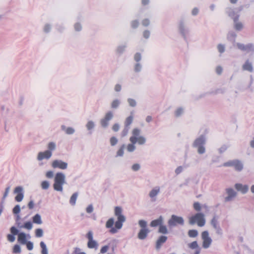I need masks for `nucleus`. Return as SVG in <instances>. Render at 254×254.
Wrapping results in <instances>:
<instances>
[{"instance_id":"40","label":"nucleus","mask_w":254,"mask_h":254,"mask_svg":"<svg viewBox=\"0 0 254 254\" xmlns=\"http://www.w3.org/2000/svg\"><path fill=\"white\" fill-rule=\"evenodd\" d=\"M20 212V207L19 205H16L12 209V212L14 214H18Z\"/></svg>"},{"instance_id":"48","label":"nucleus","mask_w":254,"mask_h":254,"mask_svg":"<svg viewBox=\"0 0 254 254\" xmlns=\"http://www.w3.org/2000/svg\"><path fill=\"white\" fill-rule=\"evenodd\" d=\"M7 240L10 242H13L15 240L14 235H13L12 234V235L8 234L7 236Z\"/></svg>"},{"instance_id":"57","label":"nucleus","mask_w":254,"mask_h":254,"mask_svg":"<svg viewBox=\"0 0 254 254\" xmlns=\"http://www.w3.org/2000/svg\"><path fill=\"white\" fill-rule=\"evenodd\" d=\"M183 113V109L181 108L178 109L175 112V115L176 117L180 116Z\"/></svg>"},{"instance_id":"7","label":"nucleus","mask_w":254,"mask_h":254,"mask_svg":"<svg viewBox=\"0 0 254 254\" xmlns=\"http://www.w3.org/2000/svg\"><path fill=\"white\" fill-rule=\"evenodd\" d=\"M86 237L88 240L87 243V247L90 249H95L97 250L98 248L97 242L93 240V233L92 231H89L86 235Z\"/></svg>"},{"instance_id":"11","label":"nucleus","mask_w":254,"mask_h":254,"mask_svg":"<svg viewBox=\"0 0 254 254\" xmlns=\"http://www.w3.org/2000/svg\"><path fill=\"white\" fill-rule=\"evenodd\" d=\"M31 236L29 234H26L24 232H20L18 234L17 241L22 245H25L27 243V240L30 239Z\"/></svg>"},{"instance_id":"34","label":"nucleus","mask_w":254,"mask_h":254,"mask_svg":"<svg viewBox=\"0 0 254 254\" xmlns=\"http://www.w3.org/2000/svg\"><path fill=\"white\" fill-rule=\"evenodd\" d=\"M126 148L125 145L123 144L117 152L116 157H121L124 154V150Z\"/></svg>"},{"instance_id":"3","label":"nucleus","mask_w":254,"mask_h":254,"mask_svg":"<svg viewBox=\"0 0 254 254\" xmlns=\"http://www.w3.org/2000/svg\"><path fill=\"white\" fill-rule=\"evenodd\" d=\"M196 222L199 227H202L205 225V219L204 215L203 213H197L190 218L189 223L190 224L193 225Z\"/></svg>"},{"instance_id":"64","label":"nucleus","mask_w":254,"mask_h":254,"mask_svg":"<svg viewBox=\"0 0 254 254\" xmlns=\"http://www.w3.org/2000/svg\"><path fill=\"white\" fill-rule=\"evenodd\" d=\"M216 71L218 74H220L222 72V68L221 66L217 67Z\"/></svg>"},{"instance_id":"14","label":"nucleus","mask_w":254,"mask_h":254,"mask_svg":"<svg viewBox=\"0 0 254 254\" xmlns=\"http://www.w3.org/2000/svg\"><path fill=\"white\" fill-rule=\"evenodd\" d=\"M226 192L228 194V196L225 198V201L228 202L231 201L233 198L236 196V192L232 188H228L226 190Z\"/></svg>"},{"instance_id":"31","label":"nucleus","mask_w":254,"mask_h":254,"mask_svg":"<svg viewBox=\"0 0 254 254\" xmlns=\"http://www.w3.org/2000/svg\"><path fill=\"white\" fill-rule=\"evenodd\" d=\"M40 246L42 249L41 254H48V249L46 244L43 242H41Z\"/></svg>"},{"instance_id":"32","label":"nucleus","mask_w":254,"mask_h":254,"mask_svg":"<svg viewBox=\"0 0 254 254\" xmlns=\"http://www.w3.org/2000/svg\"><path fill=\"white\" fill-rule=\"evenodd\" d=\"M77 196H78L77 192H75L71 195V196L70 198L69 202L72 205H75Z\"/></svg>"},{"instance_id":"59","label":"nucleus","mask_w":254,"mask_h":254,"mask_svg":"<svg viewBox=\"0 0 254 254\" xmlns=\"http://www.w3.org/2000/svg\"><path fill=\"white\" fill-rule=\"evenodd\" d=\"M139 24V22L137 20H134L131 22V26L133 28H136Z\"/></svg>"},{"instance_id":"1","label":"nucleus","mask_w":254,"mask_h":254,"mask_svg":"<svg viewBox=\"0 0 254 254\" xmlns=\"http://www.w3.org/2000/svg\"><path fill=\"white\" fill-rule=\"evenodd\" d=\"M65 184V176L63 173H57L55 177L54 189L58 191L62 192L63 185Z\"/></svg>"},{"instance_id":"29","label":"nucleus","mask_w":254,"mask_h":254,"mask_svg":"<svg viewBox=\"0 0 254 254\" xmlns=\"http://www.w3.org/2000/svg\"><path fill=\"white\" fill-rule=\"evenodd\" d=\"M194 146L197 148V152L199 154H203L205 152V147L201 144H194Z\"/></svg>"},{"instance_id":"49","label":"nucleus","mask_w":254,"mask_h":254,"mask_svg":"<svg viewBox=\"0 0 254 254\" xmlns=\"http://www.w3.org/2000/svg\"><path fill=\"white\" fill-rule=\"evenodd\" d=\"M119 105V101L118 100H115L112 103L111 107L112 108H116Z\"/></svg>"},{"instance_id":"24","label":"nucleus","mask_w":254,"mask_h":254,"mask_svg":"<svg viewBox=\"0 0 254 254\" xmlns=\"http://www.w3.org/2000/svg\"><path fill=\"white\" fill-rule=\"evenodd\" d=\"M234 167L238 171H241L243 169V164L239 160H235Z\"/></svg>"},{"instance_id":"6","label":"nucleus","mask_w":254,"mask_h":254,"mask_svg":"<svg viewBox=\"0 0 254 254\" xmlns=\"http://www.w3.org/2000/svg\"><path fill=\"white\" fill-rule=\"evenodd\" d=\"M201 238L203 240L202 247L204 249L208 248L211 245L212 241L209 236V233L207 231H203L201 233Z\"/></svg>"},{"instance_id":"9","label":"nucleus","mask_w":254,"mask_h":254,"mask_svg":"<svg viewBox=\"0 0 254 254\" xmlns=\"http://www.w3.org/2000/svg\"><path fill=\"white\" fill-rule=\"evenodd\" d=\"M210 224L216 230V233L219 235H222V230L220 227L218 222V217L216 215L214 216L210 221Z\"/></svg>"},{"instance_id":"45","label":"nucleus","mask_w":254,"mask_h":254,"mask_svg":"<svg viewBox=\"0 0 254 254\" xmlns=\"http://www.w3.org/2000/svg\"><path fill=\"white\" fill-rule=\"evenodd\" d=\"M140 166L137 163L133 164L131 167L132 170L134 171H137L140 169Z\"/></svg>"},{"instance_id":"22","label":"nucleus","mask_w":254,"mask_h":254,"mask_svg":"<svg viewBox=\"0 0 254 254\" xmlns=\"http://www.w3.org/2000/svg\"><path fill=\"white\" fill-rule=\"evenodd\" d=\"M237 47L240 50L244 51H249L251 50L253 48L252 44L244 45V44L240 43L237 44Z\"/></svg>"},{"instance_id":"15","label":"nucleus","mask_w":254,"mask_h":254,"mask_svg":"<svg viewBox=\"0 0 254 254\" xmlns=\"http://www.w3.org/2000/svg\"><path fill=\"white\" fill-rule=\"evenodd\" d=\"M114 224V219L113 218H110L106 222V227L107 228H111L110 230V232L112 234H115L117 233L118 230L115 228L114 227H113V226Z\"/></svg>"},{"instance_id":"21","label":"nucleus","mask_w":254,"mask_h":254,"mask_svg":"<svg viewBox=\"0 0 254 254\" xmlns=\"http://www.w3.org/2000/svg\"><path fill=\"white\" fill-rule=\"evenodd\" d=\"M125 217L118 218V220L115 222V228L117 230L121 229L123 226V223L125 222Z\"/></svg>"},{"instance_id":"58","label":"nucleus","mask_w":254,"mask_h":254,"mask_svg":"<svg viewBox=\"0 0 254 254\" xmlns=\"http://www.w3.org/2000/svg\"><path fill=\"white\" fill-rule=\"evenodd\" d=\"M150 21L148 19H145L142 21V24L144 26H147L149 25Z\"/></svg>"},{"instance_id":"37","label":"nucleus","mask_w":254,"mask_h":254,"mask_svg":"<svg viewBox=\"0 0 254 254\" xmlns=\"http://www.w3.org/2000/svg\"><path fill=\"white\" fill-rule=\"evenodd\" d=\"M188 246L191 249H196V250L198 248H199L196 241H193L192 243L189 244L188 245Z\"/></svg>"},{"instance_id":"56","label":"nucleus","mask_w":254,"mask_h":254,"mask_svg":"<svg viewBox=\"0 0 254 254\" xmlns=\"http://www.w3.org/2000/svg\"><path fill=\"white\" fill-rule=\"evenodd\" d=\"M108 249H109V247L108 246H105L101 248L100 252L102 254H104L107 252Z\"/></svg>"},{"instance_id":"28","label":"nucleus","mask_w":254,"mask_h":254,"mask_svg":"<svg viewBox=\"0 0 254 254\" xmlns=\"http://www.w3.org/2000/svg\"><path fill=\"white\" fill-rule=\"evenodd\" d=\"M158 233L163 234H167L168 233V230L167 227L163 224L160 226L158 229Z\"/></svg>"},{"instance_id":"18","label":"nucleus","mask_w":254,"mask_h":254,"mask_svg":"<svg viewBox=\"0 0 254 254\" xmlns=\"http://www.w3.org/2000/svg\"><path fill=\"white\" fill-rule=\"evenodd\" d=\"M160 191V188L158 186H156L153 188L149 192V197L153 199V200H155V197L159 194Z\"/></svg>"},{"instance_id":"46","label":"nucleus","mask_w":254,"mask_h":254,"mask_svg":"<svg viewBox=\"0 0 254 254\" xmlns=\"http://www.w3.org/2000/svg\"><path fill=\"white\" fill-rule=\"evenodd\" d=\"M94 127V124L92 121H89L87 123L86 125V127L88 128V129L90 130L92 129Z\"/></svg>"},{"instance_id":"43","label":"nucleus","mask_w":254,"mask_h":254,"mask_svg":"<svg viewBox=\"0 0 254 254\" xmlns=\"http://www.w3.org/2000/svg\"><path fill=\"white\" fill-rule=\"evenodd\" d=\"M193 208L194 209L197 211H199L201 210V206L200 204L198 202H195L193 204Z\"/></svg>"},{"instance_id":"50","label":"nucleus","mask_w":254,"mask_h":254,"mask_svg":"<svg viewBox=\"0 0 254 254\" xmlns=\"http://www.w3.org/2000/svg\"><path fill=\"white\" fill-rule=\"evenodd\" d=\"M46 177L49 179L53 178L54 177V172L52 171H48L46 174Z\"/></svg>"},{"instance_id":"55","label":"nucleus","mask_w":254,"mask_h":254,"mask_svg":"<svg viewBox=\"0 0 254 254\" xmlns=\"http://www.w3.org/2000/svg\"><path fill=\"white\" fill-rule=\"evenodd\" d=\"M112 129L114 131H118L120 129V125L118 124H115L112 127Z\"/></svg>"},{"instance_id":"8","label":"nucleus","mask_w":254,"mask_h":254,"mask_svg":"<svg viewBox=\"0 0 254 254\" xmlns=\"http://www.w3.org/2000/svg\"><path fill=\"white\" fill-rule=\"evenodd\" d=\"M13 193L17 194L16 196L15 197V201L20 202L22 200L24 197L23 188L22 187H16L13 190Z\"/></svg>"},{"instance_id":"38","label":"nucleus","mask_w":254,"mask_h":254,"mask_svg":"<svg viewBox=\"0 0 254 254\" xmlns=\"http://www.w3.org/2000/svg\"><path fill=\"white\" fill-rule=\"evenodd\" d=\"M35 236L38 238L41 237L43 236V231L41 228L37 229L35 230Z\"/></svg>"},{"instance_id":"60","label":"nucleus","mask_w":254,"mask_h":254,"mask_svg":"<svg viewBox=\"0 0 254 254\" xmlns=\"http://www.w3.org/2000/svg\"><path fill=\"white\" fill-rule=\"evenodd\" d=\"M218 50L219 51V52L221 53L224 52V46L222 45H221V44H219L218 46Z\"/></svg>"},{"instance_id":"5","label":"nucleus","mask_w":254,"mask_h":254,"mask_svg":"<svg viewBox=\"0 0 254 254\" xmlns=\"http://www.w3.org/2000/svg\"><path fill=\"white\" fill-rule=\"evenodd\" d=\"M168 224L170 227H175L178 225H183L184 220L182 217L172 215L168 220Z\"/></svg>"},{"instance_id":"62","label":"nucleus","mask_w":254,"mask_h":254,"mask_svg":"<svg viewBox=\"0 0 254 254\" xmlns=\"http://www.w3.org/2000/svg\"><path fill=\"white\" fill-rule=\"evenodd\" d=\"M227 148V147L225 145H223L219 150V152L220 153H222L223 152H224Z\"/></svg>"},{"instance_id":"23","label":"nucleus","mask_w":254,"mask_h":254,"mask_svg":"<svg viewBox=\"0 0 254 254\" xmlns=\"http://www.w3.org/2000/svg\"><path fill=\"white\" fill-rule=\"evenodd\" d=\"M61 128L67 134H72L74 132V129L71 127H66L65 126L63 125Z\"/></svg>"},{"instance_id":"39","label":"nucleus","mask_w":254,"mask_h":254,"mask_svg":"<svg viewBox=\"0 0 254 254\" xmlns=\"http://www.w3.org/2000/svg\"><path fill=\"white\" fill-rule=\"evenodd\" d=\"M32 227H33V225H32V223L30 221H28V222H27L24 223V224L23 225V228H24L27 230H30L32 229Z\"/></svg>"},{"instance_id":"63","label":"nucleus","mask_w":254,"mask_h":254,"mask_svg":"<svg viewBox=\"0 0 254 254\" xmlns=\"http://www.w3.org/2000/svg\"><path fill=\"white\" fill-rule=\"evenodd\" d=\"M150 36V32L148 30H145L143 32V36L145 38H148Z\"/></svg>"},{"instance_id":"30","label":"nucleus","mask_w":254,"mask_h":254,"mask_svg":"<svg viewBox=\"0 0 254 254\" xmlns=\"http://www.w3.org/2000/svg\"><path fill=\"white\" fill-rule=\"evenodd\" d=\"M9 190H10V187H7V188H6V189L5 190V192L3 194L2 197V199H1V202L0 203V205H2V206H3V204L4 203V200H5V198L7 197V196L9 193Z\"/></svg>"},{"instance_id":"52","label":"nucleus","mask_w":254,"mask_h":254,"mask_svg":"<svg viewBox=\"0 0 254 254\" xmlns=\"http://www.w3.org/2000/svg\"><path fill=\"white\" fill-rule=\"evenodd\" d=\"M235 160L230 161L224 163V166H233L234 167Z\"/></svg>"},{"instance_id":"35","label":"nucleus","mask_w":254,"mask_h":254,"mask_svg":"<svg viewBox=\"0 0 254 254\" xmlns=\"http://www.w3.org/2000/svg\"><path fill=\"white\" fill-rule=\"evenodd\" d=\"M197 235L198 232L195 230H189L188 232V235L189 236V237L191 238L195 237L197 236Z\"/></svg>"},{"instance_id":"16","label":"nucleus","mask_w":254,"mask_h":254,"mask_svg":"<svg viewBox=\"0 0 254 254\" xmlns=\"http://www.w3.org/2000/svg\"><path fill=\"white\" fill-rule=\"evenodd\" d=\"M52 155V152L50 150H46L44 152H40L38 153L37 159L40 161L43 159H49Z\"/></svg>"},{"instance_id":"54","label":"nucleus","mask_w":254,"mask_h":254,"mask_svg":"<svg viewBox=\"0 0 254 254\" xmlns=\"http://www.w3.org/2000/svg\"><path fill=\"white\" fill-rule=\"evenodd\" d=\"M134 58L135 61L139 62L141 60V54L138 53H136Z\"/></svg>"},{"instance_id":"27","label":"nucleus","mask_w":254,"mask_h":254,"mask_svg":"<svg viewBox=\"0 0 254 254\" xmlns=\"http://www.w3.org/2000/svg\"><path fill=\"white\" fill-rule=\"evenodd\" d=\"M33 222L36 224H41L42 223V221L40 215L39 214L35 215L33 217Z\"/></svg>"},{"instance_id":"33","label":"nucleus","mask_w":254,"mask_h":254,"mask_svg":"<svg viewBox=\"0 0 254 254\" xmlns=\"http://www.w3.org/2000/svg\"><path fill=\"white\" fill-rule=\"evenodd\" d=\"M41 186L43 190H46L49 188L50 183L47 181H44L41 182Z\"/></svg>"},{"instance_id":"61","label":"nucleus","mask_w":254,"mask_h":254,"mask_svg":"<svg viewBox=\"0 0 254 254\" xmlns=\"http://www.w3.org/2000/svg\"><path fill=\"white\" fill-rule=\"evenodd\" d=\"M34 206V203L33 200H31L29 202L28 204V207L30 209H32L33 208Z\"/></svg>"},{"instance_id":"44","label":"nucleus","mask_w":254,"mask_h":254,"mask_svg":"<svg viewBox=\"0 0 254 254\" xmlns=\"http://www.w3.org/2000/svg\"><path fill=\"white\" fill-rule=\"evenodd\" d=\"M26 245V247L28 250H32L33 248V243L31 241H27V243L25 244Z\"/></svg>"},{"instance_id":"41","label":"nucleus","mask_w":254,"mask_h":254,"mask_svg":"<svg viewBox=\"0 0 254 254\" xmlns=\"http://www.w3.org/2000/svg\"><path fill=\"white\" fill-rule=\"evenodd\" d=\"M10 231L11 233L13 235H18V234L19 233L18 230L14 226H12L10 228Z\"/></svg>"},{"instance_id":"13","label":"nucleus","mask_w":254,"mask_h":254,"mask_svg":"<svg viewBox=\"0 0 254 254\" xmlns=\"http://www.w3.org/2000/svg\"><path fill=\"white\" fill-rule=\"evenodd\" d=\"M133 120V116L132 115L127 117L125 121V128L123 131L124 135H126L128 132V127L132 124Z\"/></svg>"},{"instance_id":"47","label":"nucleus","mask_w":254,"mask_h":254,"mask_svg":"<svg viewBox=\"0 0 254 254\" xmlns=\"http://www.w3.org/2000/svg\"><path fill=\"white\" fill-rule=\"evenodd\" d=\"M243 24L240 22L236 23L235 24V28L237 30H240L243 28Z\"/></svg>"},{"instance_id":"51","label":"nucleus","mask_w":254,"mask_h":254,"mask_svg":"<svg viewBox=\"0 0 254 254\" xmlns=\"http://www.w3.org/2000/svg\"><path fill=\"white\" fill-rule=\"evenodd\" d=\"M128 102L129 105L131 107H135L136 106V102L133 99H131V98L128 99Z\"/></svg>"},{"instance_id":"4","label":"nucleus","mask_w":254,"mask_h":254,"mask_svg":"<svg viewBox=\"0 0 254 254\" xmlns=\"http://www.w3.org/2000/svg\"><path fill=\"white\" fill-rule=\"evenodd\" d=\"M140 130L138 128H134L132 131V135L130 138L131 143H144L145 139L140 135Z\"/></svg>"},{"instance_id":"12","label":"nucleus","mask_w":254,"mask_h":254,"mask_svg":"<svg viewBox=\"0 0 254 254\" xmlns=\"http://www.w3.org/2000/svg\"><path fill=\"white\" fill-rule=\"evenodd\" d=\"M53 168H58L61 169H65L67 168V164L60 160H54L52 164Z\"/></svg>"},{"instance_id":"10","label":"nucleus","mask_w":254,"mask_h":254,"mask_svg":"<svg viewBox=\"0 0 254 254\" xmlns=\"http://www.w3.org/2000/svg\"><path fill=\"white\" fill-rule=\"evenodd\" d=\"M113 117V114L112 112L109 111L107 112L104 118L101 120V124L103 127H106L109 124V122Z\"/></svg>"},{"instance_id":"42","label":"nucleus","mask_w":254,"mask_h":254,"mask_svg":"<svg viewBox=\"0 0 254 254\" xmlns=\"http://www.w3.org/2000/svg\"><path fill=\"white\" fill-rule=\"evenodd\" d=\"M126 148L128 152H132L135 149L134 144H128Z\"/></svg>"},{"instance_id":"53","label":"nucleus","mask_w":254,"mask_h":254,"mask_svg":"<svg viewBox=\"0 0 254 254\" xmlns=\"http://www.w3.org/2000/svg\"><path fill=\"white\" fill-rule=\"evenodd\" d=\"M86 212L88 213H91L93 211V207L92 204L88 205V206L86 208Z\"/></svg>"},{"instance_id":"19","label":"nucleus","mask_w":254,"mask_h":254,"mask_svg":"<svg viewBox=\"0 0 254 254\" xmlns=\"http://www.w3.org/2000/svg\"><path fill=\"white\" fill-rule=\"evenodd\" d=\"M163 224H164V218L162 216H160L158 218L151 222L150 226L155 227L158 226L159 227Z\"/></svg>"},{"instance_id":"36","label":"nucleus","mask_w":254,"mask_h":254,"mask_svg":"<svg viewBox=\"0 0 254 254\" xmlns=\"http://www.w3.org/2000/svg\"><path fill=\"white\" fill-rule=\"evenodd\" d=\"M21 252V248L18 245H15L13 248L12 252L14 254H20Z\"/></svg>"},{"instance_id":"20","label":"nucleus","mask_w":254,"mask_h":254,"mask_svg":"<svg viewBox=\"0 0 254 254\" xmlns=\"http://www.w3.org/2000/svg\"><path fill=\"white\" fill-rule=\"evenodd\" d=\"M167 240V237L165 236H161L157 239L156 243V249H159L161 246L166 242Z\"/></svg>"},{"instance_id":"2","label":"nucleus","mask_w":254,"mask_h":254,"mask_svg":"<svg viewBox=\"0 0 254 254\" xmlns=\"http://www.w3.org/2000/svg\"><path fill=\"white\" fill-rule=\"evenodd\" d=\"M138 225L141 227V229L137 234V238L140 240H144L150 232L147 228V223L144 220H140L138 221Z\"/></svg>"},{"instance_id":"17","label":"nucleus","mask_w":254,"mask_h":254,"mask_svg":"<svg viewBox=\"0 0 254 254\" xmlns=\"http://www.w3.org/2000/svg\"><path fill=\"white\" fill-rule=\"evenodd\" d=\"M235 187L237 190L241 191L244 194L246 193L249 190V186L248 185L242 184H236Z\"/></svg>"},{"instance_id":"26","label":"nucleus","mask_w":254,"mask_h":254,"mask_svg":"<svg viewBox=\"0 0 254 254\" xmlns=\"http://www.w3.org/2000/svg\"><path fill=\"white\" fill-rule=\"evenodd\" d=\"M115 215L117 216L118 218L120 217H125L122 214V209L121 207L116 206L115 208Z\"/></svg>"},{"instance_id":"25","label":"nucleus","mask_w":254,"mask_h":254,"mask_svg":"<svg viewBox=\"0 0 254 254\" xmlns=\"http://www.w3.org/2000/svg\"><path fill=\"white\" fill-rule=\"evenodd\" d=\"M243 68L245 70H248L252 72L253 71V66L252 64L247 61L245 64L243 65Z\"/></svg>"}]
</instances>
